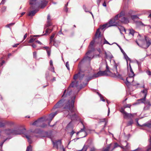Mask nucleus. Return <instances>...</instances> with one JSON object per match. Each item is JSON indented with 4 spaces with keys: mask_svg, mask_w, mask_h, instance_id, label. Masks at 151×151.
<instances>
[{
    "mask_svg": "<svg viewBox=\"0 0 151 151\" xmlns=\"http://www.w3.org/2000/svg\"><path fill=\"white\" fill-rule=\"evenodd\" d=\"M70 95H62V97L65 98V99H63L60 100L54 106L53 109L63 107V109H67L66 111L64 112L65 115L73 120L76 119L77 117L75 113V110L74 109L75 96L72 98H69L67 96Z\"/></svg>",
    "mask_w": 151,
    "mask_h": 151,
    "instance_id": "f257e3e1",
    "label": "nucleus"
},
{
    "mask_svg": "<svg viewBox=\"0 0 151 151\" xmlns=\"http://www.w3.org/2000/svg\"><path fill=\"white\" fill-rule=\"evenodd\" d=\"M26 131L25 128H24L22 130H15L12 129H8L5 130V133L7 135H15L24 134L25 135L26 138L28 139L29 143H31L30 140V136L27 134H25Z\"/></svg>",
    "mask_w": 151,
    "mask_h": 151,
    "instance_id": "f03ea898",
    "label": "nucleus"
},
{
    "mask_svg": "<svg viewBox=\"0 0 151 151\" xmlns=\"http://www.w3.org/2000/svg\"><path fill=\"white\" fill-rule=\"evenodd\" d=\"M87 84V83H86L84 85L81 84L80 85L79 88L78 87V82L76 81V80H75L74 81H73L71 82L68 88L67 89V93H68V94H71L73 92V90L74 89V88L75 86L78 89V91H79L80 89L83 88L86 86Z\"/></svg>",
    "mask_w": 151,
    "mask_h": 151,
    "instance_id": "7ed1b4c3",
    "label": "nucleus"
},
{
    "mask_svg": "<svg viewBox=\"0 0 151 151\" xmlns=\"http://www.w3.org/2000/svg\"><path fill=\"white\" fill-rule=\"evenodd\" d=\"M119 65V63H116L114 60V63L112 65V68H111V70L114 71V73H112V77L119 78L122 80H124L122 77V75L119 74L117 71V67Z\"/></svg>",
    "mask_w": 151,
    "mask_h": 151,
    "instance_id": "20e7f679",
    "label": "nucleus"
},
{
    "mask_svg": "<svg viewBox=\"0 0 151 151\" xmlns=\"http://www.w3.org/2000/svg\"><path fill=\"white\" fill-rule=\"evenodd\" d=\"M94 40L96 43L101 45L102 44L103 38L101 37V32L99 31V29H97L96 32Z\"/></svg>",
    "mask_w": 151,
    "mask_h": 151,
    "instance_id": "39448f33",
    "label": "nucleus"
},
{
    "mask_svg": "<svg viewBox=\"0 0 151 151\" xmlns=\"http://www.w3.org/2000/svg\"><path fill=\"white\" fill-rule=\"evenodd\" d=\"M93 51V50L89 49L86 53V56L83 59L82 61L88 60L90 61L93 57V55L91 54V52Z\"/></svg>",
    "mask_w": 151,
    "mask_h": 151,
    "instance_id": "423d86ee",
    "label": "nucleus"
},
{
    "mask_svg": "<svg viewBox=\"0 0 151 151\" xmlns=\"http://www.w3.org/2000/svg\"><path fill=\"white\" fill-rule=\"evenodd\" d=\"M85 76V74L84 72L82 71L81 70H79V72L75 74L73 76V79L76 80L78 78L80 80H82Z\"/></svg>",
    "mask_w": 151,
    "mask_h": 151,
    "instance_id": "0eeeda50",
    "label": "nucleus"
},
{
    "mask_svg": "<svg viewBox=\"0 0 151 151\" xmlns=\"http://www.w3.org/2000/svg\"><path fill=\"white\" fill-rule=\"evenodd\" d=\"M129 71H130V73H129V77H127L126 78V81L125 82L126 84L127 85H129L130 84V81H129V79H132L133 80L134 79V76L135 75L132 69H131Z\"/></svg>",
    "mask_w": 151,
    "mask_h": 151,
    "instance_id": "6e6552de",
    "label": "nucleus"
},
{
    "mask_svg": "<svg viewBox=\"0 0 151 151\" xmlns=\"http://www.w3.org/2000/svg\"><path fill=\"white\" fill-rule=\"evenodd\" d=\"M96 74V73L92 75L91 73H89L85 76V80L87 81H89L92 79L97 78L98 76Z\"/></svg>",
    "mask_w": 151,
    "mask_h": 151,
    "instance_id": "1a4fd4ad",
    "label": "nucleus"
},
{
    "mask_svg": "<svg viewBox=\"0 0 151 151\" xmlns=\"http://www.w3.org/2000/svg\"><path fill=\"white\" fill-rule=\"evenodd\" d=\"M146 95H145L143 98L140 99L138 100V101H140V102L144 103L145 105L146 104L148 105V106H146L144 107V109L145 110L148 109H149L150 106H151V104H150L149 102H148V103L144 102L145 101V99L146 98Z\"/></svg>",
    "mask_w": 151,
    "mask_h": 151,
    "instance_id": "9d476101",
    "label": "nucleus"
},
{
    "mask_svg": "<svg viewBox=\"0 0 151 151\" xmlns=\"http://www.w3.org/2000/svg\"><path fill=\"white\" fill-rule=\"evenodd\" d=\"M53 147L58 149L59 148L62 147L61 141L60 140L55 141H52Z\"/></svg>",
    "mask_w": 151,
    "mask_h": 151,
    "instance_id": "9b49d317",
    "label": "nucleus"
},
{
    "mask_svg": "<svg viewBox=\"0 0 151 151\" xmlns=\"http://www.w3.org/2000/svg\"><path fill=\"white\" fill-rule=\"evenodd\" d=\"M29 4L31 5V7L32 9H34L38 6L39 3L37 0H30Z\"/></svg>",
    "mask_w": 151,
    "mask_h": 151,
    "instance_id": "f8f14e48",
    "label": "nucleus"
},
{
    "mask_svg": "<svg viewBox=\"0 0 151 151\" xmlns=\"http://www.w3.org/2000/svg\"><path fill=\"white\" fill-rule=\"evenodd\" d=\"M107 70H104V71H99L96 73L98 77L101 76H108L109 75V74Z\"/></svg>",
    "mask_w": 151,
    "mask_h": 151,
    "instance_id": "ddd939ff",
    "label": "nucleus"
},
{
    "mask_svg": "<svg viewBox=\"0 0 151 151\" xmlns=\"http://www.w3.org/2000/svg\"><path fill=\"white\" fill-rule=\"evenodd\" d=\"M119 22L115 21L113 19H110L109 22L108 27L117 26L119 25Z\"/></svg>",
    "mask_w": 151,
    "mask_h": 151,
    "instance_id": "4468645a",
    "label": "nucleus"
},
{
    "mask_svg": "<svg viewBox=\"0 0 151 151\" xmlns=\"http://www.w3.org/2000/svg\"><path fill=\"white\" fill-rule=\"evenodd\" d=\"M57 114V112L56 111L54 113H52L50 114L49 116V118L47 119V120L49 121L50 122L48 123V125L50 127H53L55 125V124H53V125H50V122L52 120L54 116L56 115Z\"/></svg>",
    "mask_w": 151,
    "mask_h": 151,
    "instance_id": "2eb2a0df",
    "label": "nucleus"
},
{
    "mask_svg": "<svg viewBox=\"0 0 151 151\" xmlns=\"http://www.w3.org/2000/svg\"><path fill=\"white\" fill-rule=\"evenodd\" d=\"M136 122H137V125L138 126H139V127H143V126H144V127H146L149 128H151V126H148V124H151V121H149V122H148L146 123H145L142 124V125H140V124H139V122H138V119H136Z\"/></svg>",
    "mask_w": 151,
    "mask_h": 151,
    "instance_id": "dca6fc26",
    "label": "nucleus"
},
{
    "mask_svg": "<svg viewBox=\"0 0 151 151\" xmlns=\"http://www.w3.org/2000/svg\"><path fill=\"white\" fill-rule=\"evenodd\" d=\"M136 113L134 114H130L128 113L127 112H126L124 114V118L126 119L127 118H133L134 116L135 115H136Z\"/></svg>",
    "mask_w": 151,
    "mask_h": 151,
    "instance_id": "f3484780",
    "label": "nucleus"
},
{
    "mask_svg": "<svg viewBox=\"0 0 151 151\" xmlns=\"http://www.w3.org/2000/svg\"><path fill=\"white\" fill-rule=\"evenodd\" d=\"M48 3V1L46 0L41 1L40 4L39 3L38 6L42 8H43L45 7Z\"/></svg>",
    "mask_w": 151,
    "mask_h": 151,
    "instance_id": "a211bd4d",
    "label": "nucleus"
},
{
    "mask_svg": "<svg viewBox=\"0 0 151 151\" xmlns=\"http://www.w3.org/2000/svg\"><path fill=\"white\" fill-rule=\"evenodd\" d=\"M124 12L123 11L121 12L120 14H117L114 17L113 19L116 22V21L118 20L119 17H122L124 16Z\"/></svg>",
    "mask_w": 151,
    "mask_h": 151,
    "instance_id": "6ab92c4d",
    "label": "nucleus"
},
{
    "mask_svg": "<svg viewBox=\"0 0 151 151\" xmlns=\"http://www.w3.org/2000/svg\"><path fill=\"white\" fill-rule=\"evenodd\" d=\"M132 81V85L133 86H136V87L137 88H145V85L144 84H143V86H139V83H137L135 82L134 81V79L133 80L132 79H130Z\"/></svg>",
    "mask_w": 151,
    "mask_h": 151,
    "instance_id": "aec40b11",
    "label": "nucleus"
},
{
    "mask_svg": "<svg viewBox=\"0 0 151 151\" xmlns=\"http://www.w3.org/2000/svg\"><path fill=\"white\" fill-rule=\"evenodd\" d=\"M120 21L121 22L124 24H127L129 22V20L127 18L125 17H121Z\"/></svg>",
    "mask_w": 151,
    "mask_h": 151,
    "instance_id": "412c9836",
    "label": "nucleus"
},
{
    "mask_svg": "<svg viewBox=\"0 0 151 151\" xmlns=\"http://www.w3.org/2000/svg\"><path fill=\"white\" fill-rule=\"evenodd\" d=\"M95 42V40H94V38L93 40H92L90 43L88 47L89 49L93 50H94V48L93 47V45Z\"/></svg>",
    "mask_w": 151,
    "mask_h": 151,
    "instance_id": "4be33fe9",
    "label": "nucleus"
},
{
    "mask_svg": "<svg viewBox=\"0 0 151 151\" xmlns=\"http://www.w3.org/2000/svg\"><path fill=\"white\" fill-rule=\"evenodd\" d=\"M88 149L87 146L84 145L83 148L80 151H86ZM90 151H96V149L94 147H92Z\"/></svg>",
    "mask_w": 151,
    "mask_h": 151,
    "instance_id": "5701e85b",
    "label": "nucleus"
},
{
    "mask_svg": "<svg viewBox=\"0 0 151 151\" xmlns=\"http://www.w3.org/2000/svg\"><path fill=\"white\" fill-rule=\"evenodd\" d=\"M150 145L146 147H145V151H151V137H150V138L149 140Z\"/></svg>",
    "mask_w": 151,
    "mask_h": 151,
    "instance_id": "b1692460",
    "label": "nucleus"
},
{
    "mask_svg": "<svg viewBox=\"0 0 151 151\" xmlns=\"http://www.w3.org/2000/svg\"><path fill=\"white\" fill-rule=\"evenodd\" d=\"M81 123L83 125V128L82 129H81L80 130L79 132H78L77 133V134H78L80 132H84V133H85V135L83 137H81V138H83V137H85L87 135V133H86V132L85 130V126L83 124V123L82 122H81Z\"/></svg>",
    "mask_w": 151,
    "mask_h": 151,
    "instance_id": "393cba45",
    "label": "nucleus"
},
{
    "mask_svg": "<svg viewBox=\"0 0 151 151\" xmlns=\"http://www.w3.org/2000/svg\"><path fill=\"white\" fill-rule=\"evenodd\" d=\"M42 119V118H41L39 119V120L35 121L32 124V125H38L39 124H41L42 123V122L41 120Z\"/></svg>",
    "mask_w": 151,
    "mask_h": 151,
    "instance_id": "a878e982",
    "label": "nucleus"
},
{
    "mask_svg": "<svg viewBox=\"0 0 151 151\" xmlns=\"http://www.w3.org/2000/svg\"><path fill=\"white\" fill-rule=\"evenodd\" d=\"M105 57L107 59H109L110 61H111L112 59L113 58V57L112 55L109 53V54H107L106 52L105 53Z\"/></svg>",
    "mask_w": 151,
    "mask_h": 151,
    "instance_id": "bb28decb",
    "label": "nucleus"
},
{
    "mask_svg": "<svg viewBox=\"0 0 151 151\" xmlns=\"http://www.w3.org/2000/svg\"><path fill=\"white\" fill-rule=\"evenodd\" d=\"M108 24V23H106L105 24H103L102 25H101L99 26V28L98 29H99V31H100V29H101L102 30L104 29L105 28H107L109 27Z\"/></svg>",
    "mask_w": 151,
    "mask_h": 151,
    "instance_id": "cd10ccee",
    "label": "nucleus"
},
{
    "mask_svg": "<svg viewBox=\"0 0 151 151\" xmlns=\"http://www.w3.org/2000/svg\"><path fill=\"white\" fill-rule=\"evenodd\" d=\"M38 11V10L35 9L33 11H32L29 12L28 14V16H34L35 14Z\"/></svg>",
    "mask_w": 151,
    "mask_h": 151,
    "instance_id": "c85d7f7f",
    "label": "nucleus"
},
{
    "mask_svg": "<svg viewBox=\"0 0 151 151\" xmlns=\"http://www.w3.org/2000/svg\"><path fill=\"white\" fill-rule=\"evenodd\" d=\"M52 29L47 28L46 30L45 33L43 35H45L49 34L52 32Z\"/></svg>",
    "mask_w": 151,
    "mask_h": 151,
    "instance_id": "c756f323",
    "label": "nucleus"
},
{
    "mask_svg": "<svg viewBox=\"0 0 151 151\" xmlns=\"http://www.w3.org/2000/svg\"><path fill=\"white\" fill-rule=\"evenodd\" d=\"M137 25V26H147V25H145L141 21H137L136 22Z\"/></svg>",
    "mask_w": 151,
    "mask_h": 151,
    "instance_id": "7c9ffc66",
    "label": "nucleus"
},
{
    "mask_svg": "<svg viewBox=\"0 0 151 151\" xmlns=\"http://www.w3.org/2000/svg\"><path fill=\"white\" fill-rule=\"evenodd\" d=\"M145 147L143 148L138 147L134 150H131L130 151H145Z\"/></svg>",
    "mask_w": 151,
    "mask_h": 151,
    "instance_id": "2f4dec72",
    "label": "nucleus"
},
{
    "mask_svg": "<svg viewBox=\"0 0 151 151\" xmlns=\"http://www.w3.org/2000/svg\"><path fill=\"white\" fill-rule=\"evenodd\" d=\"M124 56V58L127 61V63L128 62V60H129L131 61V60L130 59L128 56L127 54L125 53H124L123 54Z\"/></svg>",
    "mask_w": 151,
    "mask_h": 151,
    "instance_id": "473e14b6",
    "label": "nucleus"
},
{
    "mask_svg": "<svg viewBox=\"0 0 151 151\" xmlns=\"http://www.w3.org/2000/svg\"><path fill=\"white\" fill-rule=\"evenodd\" d=\"M129 32V35H132V36H133L134 35V30L132 29H130L128 30Z\"/></svg>",
    "mask_w": 151,
    "mask_h": 151,
    "instance_id": "72a5a7b5",
    "label": "nucleus"
},
{
    "mask_svg": "<svg viewBox=\"0 0 151 151\" xmlns=\"http://www.w3.org/2000/svg\"><path fill=\"white\" fill-rule=\"evenodd\" d=\"M111 145V144L109 145L106 148L104 149L102 151H109Z\"/></svg>",
    "mask_w": 151,
    "mask_h": 151,
    "instance_id": "f704fd0d",
    "label": "nucleus"
},
{
    "mask_svg": "<svg viewBox=\"0 0 151 151\" xmlns=\"http://www.w3.org/2000/svg\"><path fill=\"white\" fill-rule=\"evenodd\" d=\"M141 93H142L143 94H147V88H144L141 91Z\"/></svg>",
    "mask_w": 151,
    "mask_h": 151,
    "instance_id": "c9c22d12",
    "label": "nucleus"
},
{
    "mask_svg": "<svg viewBox=\"0 0 151 151\" xmlns=\"http://www.w3.org/2000/svg\"><path fill=\"white\" fill-rule=\"evenodd\" d=\"M55 33H53L51 36V37H50V43H51L52 41L54 42V41L53 40V38L55 36Z\"/></svg>",
    "mask_w": 151,
    "mask_h": 151,
    "instance_id": "e433bc0d",
    "label": "nucleus"
},
{
    "mask_svg": "<svg viewBox=\"0 0 151 151\" xmlns=\"http://www.w3.org/2000/svg\"><path fill=\"white\" fill-rule=\"evenodd\" d=\"M133 123V122L132 119H130L129 121L127 124V126H129L131 125Z\"/></svg>",
    "mask_w": 151,
    "mask_h": 151,
    "instance_id": "4c0bfd02",
    "label": "nucleus"
},
{
    "mask_svg": "<svg viewBox=\"0 0 151 151\" xmlns=\"http://www.w3.org/2000/svg\"><path fill=\"white\" fill-rule=\"evenodd\" d=\"M127 69L128 71H129L131 69H132L130 64L129 63V65L128 64V62H127Z\"/></svg>",
    "mask_w": 151,
    "mask_h": 151,
    "instance_id": "58836bf2",
    "label": "nucleus"
},
{
    "mask_svg": "<svg viewBox=\"0 0 151 151\" xmlns=\"http://www.w3.org/2000/svg\"><path fill=\"white\" fill-rule=\"evenodd\" d=\"M35 132L36 133L41 134V133L42 132V131H41L39 129H35Z\"/></svg>",
    "mask_w": 151,
    "mask_h": 151,
    "instance_id": "ea45409f",
    "label": "nucleus"
},
{
    "mask_svg": "<svg viewBox=\"0 0 151 151\" xmlns=\"http://www.w3.org/2000/svg\"><path fill=\"white\" fill-rule=\"evenodd\" d=\"M147 47L148 48L151 45V41L150 40H146Z\"/></svg>",
    "mask_w": 151,
    "mask_h": 151,
    "instance_id": "a19ab883",
    "label": "nucleus"
},
{
    "mask_svg": "<svg viewBox=\"0 0 151 151\" xmlns=\"http://www.w3.org/2000/svg\"><path fill=\"white\" fill-rule=\"evenodd\" d=\"M26 151H32V147L31 145H29L27 147Z\"/></svg>",
    "mask_w": 151,
    "mask_h": 151,
    "instance_id": "79ce46f5",
    "label": "nucleus"
},
{
    "mask_svg": "<svg viewBox=\"0 0 151 151\" xmlns=\"http://www.w3.org/2000/svg\"><path fill=\"white\" fill-rule=\"evenodd\" d=\"M108 44V45H112V44H110V43H109V42L107 41L106 39L104 38V42H103V44Z\"/></svg>",
    "mask_w": 151,
    "mask_h": 151,
    "instance_id": "37998d69",
    "label": "nucleus"
},
{
    "mask_svg": "<svg viewBox=\"0 0 151 151\" xmlns=\"http://www.w3.org/2000/svg\"><path fill=\"white\" fill-rule=\"evenodd\" d=\"M131 106V105L130 104H126V105H124V108H130Z\"/></svg>",
    "mask_w": 151,
    "mask_h": 151,
    "instance_id": "c03bdc74",
    "label": "nucleus"
},
{
    "mask_svg": "<svg viewBox=\"0 0 151 151\" xmlns=\"http://www.w3.org/2000/svg\"><path fill=\"white\" fill-rule=\"evenodd\" d=\"M35 39H36V38H31L29 39V40L28 42L29 43H32V42H33L35 40Z\"/></svg>",
    "mask_w": 151,
    "mask_h": 151,
    "instance_id": "a18cd8bd",
    "label": "nucleus"
},
{
    "mask_svg": "<svg viewBox=\"0 0 151 151\" xmlns=\"http://www.w3.org/2000/svg\"><path fill=\"white\" fill-rule=\"evenodd\" d=\"M47 27H48L51 25V23L50 22V20H47Z\"/></svg>",
    "mask_w": 151,
    "mask_h": 151,
    "instance_id": "49530a36",
    "label": "nucleus"
},
{
    "mask_svg": "<svg viewBox=\"0 0 151 151\" xmlns=\"http://www.w3.org/2000/svg\"><path fill=\"white\" fill-rule=\"evenodd\" d=\"M119 146V145H118V144L117 143H115L114 144V147L111 150V151H112L115 148H116L117 147H118Z\"/></svg>",
    "mask_w": 151,
    "mask_h": 151,
    "instance_id": "de8ad7c7",
    "label": "nucleus"
},
{
    "mask_svg": "<svg viewBox=\"0 0 151 151\" xmlns=\"http://www.w3.org/2000/svg\"><path fill=\"white\" fill-rule=\"evenodd\" d=\"M83 9L84 10V11L86 12H88L89 11H88V10L87 9V8L86 7V6L85 5H83Z\"/></svg>",
    "mask_w": 151,
    "mask_h": 151,
    "instance_id": "09e8293b",
    "label": "nucleus"
},
{
    "mask_svg": "<svg viewBox=\"0 0 151 151\" xmlns=\"http://www.w3.org/2000/svg\"><path fill=\"white\" fill-rule=\"evenodd\" d=\"M106 70H107V71L109 73H112L110 71L109 69V67L107 65H106Z\"/></svg>",
    "mask_w": 151,
    "mask_h": 151,
    "instance_id": "8fccbe9b",
    "label": "nucleus"
},
{
    "mask_svg": "<svg viewBox=\"0 0 151 151\" xmlns=\"http://www.w3.org/2000/svg\"><path fill=\"white\" fill-rule=\"evenodd\" d=\"M124 109L125 108H124V107L123 108H122L120 111L122 113L123 115L126 112L124 110Z\"/></svg>",
    "mask_w": 151,
    "mask_h": 151,
    "instance_id": "3c124183",
    "label": "nucleus"
},
{
    "mask_svg": "<svg viewBox=\"0 0 151 151\" xmlns=\"http://www.w3.org/2000/svg\"><path fill=\"white\" fill-rule=\"evenodd\" d=\"M45 78L47 80V81L48 78L49 76V72H46L45 73Z\"/></svg>",
    "mask_w": 151,
    "mask_h": 151,
    "instance_id": "603ef678",
    "label": "nucleus"
},
{
    "mask_svg": "<svg viewBox=\"0 0 151 151\" xmlns=\"http://www.w3.org/2000/svg\"><path fill=\"white\" fill-rule=\"evenodd\" d=\"M65 66H66V67L67 69L68 70H70V68H69V64L68 63V62H66V64H65Z\"/></svg>",
    "mask_w": 151,
    "mask_h": 151,
    "instance_id": "864d4df0",
    "label": "nucleus"
},
{
    "mask_svg": "<svg viewBox=\"0 0 151 151\" xmlns=\"http://www.w3.org/2000/svg\"><path fill=\"white\" fill-rule=\"evenodd\" d=\"M131 17L132 19H134L137 18H139V17L136 15H132L131 16Z\"/></svg>",
    "mask_w": 151,
    "mask_h": 151,
    "instance_id": "5fc2aeb1",
    "label": "nucleus"
},
{
    "mask_svg": "<svg viewBox=\"0 0 151 151\" xmlns=\"http://www.w3.org/2000/svg\"><path fill=\"white\" fill-rule=\"evenodd\" d=\"M68 2L67 4H66L65 5V11L66 12H67L68 10V8H67V7L68 6Z\"/></svg>",
    "mask_w": 151,
    "mask_h": 151,
    "instance_id": "6e6d98bb",
    "label": "nucleus"
},
{
    "mask_svg": "<svg viewBox=\"0 0 151 151\" xmlns=\"http://www.w3.org/2000/svg\"><path fill=\"white\" fill-rule=\"evenodd\" d=\"M7 138L6 139H5L4 141L1 144V145L0 146V149H2V146H3V145L4 143V142L7 139Z\"/></svg>",
    "mask_w": 151,
    "mask_h": 151,
    "instance_id": "4d7b16f0",
    "label": "nucleus"
},
{
    "mask_svg": "<svg viewBox=\"0 0 151 151\" xmlns=\"http://www.w3.org/2000/svg\"><path fill=\"white\" fill-rule=\"evenodd\" d=\"M50 70L53 72L55 73V72L54 70V68L53 66L51 67L50 69Z\"/></svg>",
    "mask_w": 151,
    "mask_h": 151,
    "instance_id": "13d9d810",
    "label": "nucleus"
},
{
    "mask_svg": "<svg viewBox=\"0 0 151 151\" xmlns=\"http://www.w3.org/2000/svg\"><path fill=\"white\" fill-rule=\"evenodd\" d=\"M46 51H47V54L48 56H49L50 54V52H51L50 50H47Z\"/></svg>",
    "mask_w": 151,
    "mask_h": 151,
    "instance_id": "bf43d9fd",
    "label": "nucleus"
},
{
    "mask_svg": "<svg viewBox=\"0 0 151 151\" xmlns=\"http://www.w3.org/2000/svg\"><path fill=\"white\" fill-rule=\"evenodd\" d=\"M6 7L5 6H3L1 9V11L2 12H4L6 10Z\"/></svg>",
    "mask_w": 151,
    "mask_h": 151,
    "instance_id": "052dcab7",
    "label": "nucleus"
},
{
    "mask_svg": "<svg viewBox=\"0 0 151 151\" xmlns=\"http://www.w3.org/2000/svg\"><path fill=\"white\" fill-rule=\"evenodd\" d=\"M100 98L101 100L103 101H105V100L104 99V98L102 96V95H99Z\"/></svg>",
    "mask_w": 151,
    "mask_h": 151,
    "instance_id": "680f3d73",
    "label": "nucleus"
},
{
    "mask_svg": "<svg viewBox=\"0 0 151 151\" xmlns=\"http://www.w3.org/2000/svg\"><path fill=\"white\" fill-rule=\"evenodd\" d=\"M45 134L46 135L41 136L42 137H48V132H45Z\"/></svg>",
    "mask_w": 151,
    "mask_h": 151,
    "instance_id": "e2e57ef3",
    "label": "nucleus"
},
{
    "mask_svg": "<svg viewBox=\"0 0 151 151\" xmlns=\"http://www.w3.org/2000/svg\"><path fill=\"white\" fill-rule=\"evenodd\" d=\"M33 57L35 58H37V53L36 52H33Z\"/></svg>",
    "mask_w": 151,
    "mask_h": 151,
    "instance_id": "0e129e2a",
    "label": "nucleus"
},
{
    "mask_svg": "<svg viewBox=\"0 0 151 151\" xmlns=\"http://www.w3.org/2000/svg\"><path fill=\"white\" fill-rule=\"evenodd\" d=\"M101 1V0H97V3L98 6H99L100 4Z\"/></svg>",
    "mask_w": 151,
    "mask_h": 151,
    "instance_id": "69168bd1",
    "label": "nucleus"
},
{
    "mask_svg": "<svg viewBox=\"0 0 151 151\" xmlns=\"http://www.w3.org/2000/svg\"><path fill=\"white\" fill-rule=\"evenodd\" d=\"M6 1V0H2V1H1V3L0 4V5L4 4L5 3Z\"/></svg>",
    "mask_w": 151,
    "mask_h": 151,
    "instance_id": "338daca9",
    "label": "nucleus"
},
{
    "mask_svg": "<svg viewBox=\"0 0 151 151\" xmlns=\"http://www.w3.org/2000/svg\"><path fill=\"white\" fill-rule=\"evenodd\" d=\"M147 74L149 76H151V72L150 71H147Z\"/></svg>",
    "mask_w": 151,
    "mask_h": 151,
    "instance_id": "774afa93",
    "label": "nucleus"
}]
</instances>
